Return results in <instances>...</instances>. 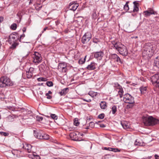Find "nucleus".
Instances as JSON below:
<instances>
[{"mask_svg":"<svg viewBox=\"0 0 159 159\" xmlns=\"http://www.w3.org/2000/svg\"><path fill=\"white\" fill-rule=\"evenodd\" d=\"M66 64L65 63H60L59 64L58 68L59 70L62 72H66Z\"/></svg>","mask_w":159,"mask_h":159,"instance_id":"9","label":"nucleus"},{"mask_svg":"<svg viewBox=\"0 0 159 159\" xmlns=\"http://www.w3.org/2000/svg\"><path fill=\"white\" fill-rule=\"evenodd\" d=\"M23 147L24 149L27 150L28 152H31L32 146L31 145L25 143L23 145Z\"/></svg>","mask_w":159,"mask_h":159,"instance_id":"17","label":"nucleus"},{"mask_svg":"<svg viewBox=\"0 0 159 159\" xmlns=\"http://www.w3.org/2000/svg\"><path fill=\"white\" fill-rule=\"evenodd\" d=\"M78 3H75L74 2H70L68 6V8L70 10L75 11L79 6Z\"/></svg>","mask_w":159,"mask_h":159,"instance_id":"10","label":"nucleus"},{"mask_svg":"<svg viewBox=\"0 0 159 159\" xmlns=\"http://www.w3.org/2000/svg\"><path fill=\"white\" fill-rule=\"evenodd\" d=\"M37 120L39 121H40L43 120V117L42 116H37L36 117Z\"/></svg>","mask_w":159,"mask_h":159,"instance_id":"45","label":"nucleus"},{"mask_svg":"<svg viewBox=\"0 0 159 159\" xmlns=\"http://www.w3.org/2000/svg\"><path fill=\"white\" fill-rule=\"evenodd\" d=\"M45 95L47 96V98L48 99H51L52 98V96L48 93H46Z\"/></svg>","mask_w":159,"mask_h":159,"instance_id":"49","label":"nucleus"},{"mask_svg":"<svg viewBox=\"0 0 159 159\" xmlns=\"http://www.w3.org/2000/svg\"><path fill=\"white\" fill-rule=\"evenodd\" d=\"M151 79L153 85L159 89V74H156L151 77Z\"/></svg>","mask_w":159,"mask_h":159,"instance_id":"5","label":"nucleus"},{"mask_svg":"<svg viewBox=\"0 0 159 159\" xmlns=\"http://www.w3.org/2000/svg\"><path fill=\"white\" fill-rule=\"evenodd\" d=\"M23 30V31L24 32H25L26 30V28L25 27L23 29V30Z\"/></svg>","mask_w":159,"mask_h":159,"instance_id":"63","label":"nucleus"},{"mask_svg":"<svg viewBox=\"0 0 159 159\" xmlns=\"http://www.w3.org/2000/svg\"><path fill=\"white\" fill-rule=\"evenodd\" d=\"M12 153L14 155H16L17 157H19L22 156L20 155L21 152L20 151H18L16 150H13L12 151Z\"/></svg>","mask_w":159,"mask_h":159,"instance_id":"19","label":"nucleus"},{"mask_svg":"<svg viewBox=\"0 0 159 159\" xmlns=\"http://www.w3.org/2000/svg\"><path fill=\"white\" fill-rule=\"evenodd\" d=\"M134 103H128V104L126 105V107L127 109L132 108L134 106Z\"/></svg>","mask_w":159,"mask_h":159,"instance_id":"33","label":"nucleus"},{"mask_svg":"<svg viewBox=\"0 0 159 159\" xmlns=\"http://www.w3.org/2000/svg\"><path fill=\"white\" fill-rule=\"evenodd\" d=\"M34 135L36 138L39 139V138L40 137L43 133V132L40 131L34 130Z\"/></svg>","mask_w":159,"mask_h":159,"instance_id":"18","label":"nucleus"},{"mask_svg":"<svg viewBox=\"0 0 159 159\" xmlns=\"http://www.w3.org/2000/svg\"><path fill=\"white\" fill-rule=\"evenodd\" d=\"M46 84L49 87H51L53 86V84L52 81H48L46 83Z\"/></svg>","mask_w":159,"mask_h":159,"instance_id":"38","label":"nucleus"},{"mask_svg":"<svg viewBox=\"0 0 159 159\" xmlns=\"http://www.w3.org/2000/svg\"><path fill=\"white\" fill-rule=\"evenodd\" d=\"M89 125L88 126H87L85 128L86 129H90V128H93L94 126V123L93 122H90L89 123Z\"/></svg>","mask_w":159,"mask_h":159,"instance_id":"29","label":"nucleus"},{"mask_svg":"<svg viewBox=\"0 0 159 159\" xmlns=\"http://www.w3.org/2000/svg\"><path fill=\"white\" fill-rule=\"evenodd\" d=\"M112 44L113 45L114 48L117 51L121 48V46H123V44L120 42H116L113 41L111 42Z\"/></svg>","mask_w":159,"mask_h":159,"instance_id":"11","label":"nucleus"},{"mask_svg":"<svg viewBox=\"0 0 159 159\" xmlns=\"http://www.w3.org/2000/svg\"><path fill=\"white\" fill-rule=\"evenodd\" d=\"M8 133H6V132H3V135L4 136H7L8 135Z\"/></svg>","mask_w":159,"mask_h":159,"instance_id":"60","label":"nucleus"},{"mask_svg":"<svg viewBox=\"0 0 159 159\" xmlns=\"http://www.w3.org/2000/svg\"><path fill=\"white\" fill-rule=\"evenodd\" d=\"M96 93L93 91H90L88 94L91 97H93L94 96H96Z\"/></svg>","mask_w":159,"mask_h":159,"instance_id":"35","label":"nucleus"},{"mask_svg":"<svg viewBox=\"0 0 159 159\" xmlns=\"http://www.w3.org/2000/svg\"><path fill=\"white\" fill-rule=\"evenodd\" d=\"M121 89H122V88ZM120 89V90L119 91H118L119 94H123V91L122 90V89Z\"/></svg>","mask_w":159,"mask_h":159,"instance_id":"54","label":"nucleus"},{"mask_svg":"<svg viewBox=\"0 0 159 159\" xmlns=\"http://www.w3.org/2000/svg\"><path fill=\"white\" fill-rule=\"evenodd\" d=\"M25 36V35L24 34H22V35H21L20 37L19 40H20L21 39H23V38H24Z\"/></svg>","mask_w":159,"mask_h":159,"instance_id":"55","label":"nucleus"},{"mask_svg":"<svg viewBox=\"0 0 159 159\" xmlns=\"http://www.w3.org/2000/svg\"><path fill=\"white\" fill-rule=\"evenodd\" d=\"M142 120L143 123L146 126H153L159 123L158 119L151 116H143Z\"/></svg>","mask_w":159,"mask_h":159,"instance_id":"1","label":"nucleus"},{"mask_svg":"<svg viewBox=\"0 0 159 159\" xmlns=\"http://www.w3.org/2000/svg\"><path fill=\"white\" fill-rule=\"evenodd\" d=\"M150 48L151 50V52L152 53H153L154 52V50L153 47L152 46V47H150Z\"/></svg>","mask_w":159,"mask_h":159,"instance_id":"57","label":"nucleus"},{"mask_svg":"<svg viewBox=\"0 0 159 159\" xmlns=\"http://www.w3.org/2000/svg\"><path fill=\"white\" fill-rule=\"evenodd\" d=\"M140 90L142 94L145 93H146L147 88L146 87H141L140 88Z\"/></svg>","mask_w":159,"mask_h":159,"instance_id":"26","label":"nucleus"},{"mask_svg":"<svg viewBox=\"0 0 159 159\" xmlns=\"http://www.w3.org/2000/svg\"><path fill=\"white\" fill-rule=\"evenodd\" d=\"M87 57V56H85L84 58H80V64H82L84 63L85 61V59Z\"/></svg>","mask_w":159,"mask_h":159,"instance_id":"34","label":"nucleus"},{"mask_svg":"<svg viewBox=\"0 0 159 159\" xmlns=\"http://www.w3.org/2000/svg\"><path fill=\"white\" fill-rule=\"evenodd\" d=\"M16 39L15 36L14 35H11L9 36V38L8 39V41L9 43H11L12 42L11 39L14 40Z\"/></svg>","mask_w":159,"mask_h":159,"instance_id":"31","label":"nucleus"},{"mask_svg":"<svg viewBox=\"0 0 159 159\" xmlns=\"http://www.w3.org/2000/svg\"><path fill=\"white\" fill-rule=\"evenodd\" d=\"M111 111H110V112L112 111V114L113 115L115 114L117 111V108L116 106L115 105L113 106L111 108Z\"/></svg>","mask_w":159,"mask_h":159,"instance_id":"27","label":"nucleus"},{"mask_svg":"<svg viewBox=\"0 0 159 159\" xmlns=\"http://www.w3.org/2000/svg\"><path fill=\"white\" fill-rule=\"evenodd\" d=\"M155 159H159V156L157 154L155 155Z\"/></svg>","mask_w":159,"mask_h":159,"instance_id":"56","label":"nucleus"},{"mask_svg":"<svg viewBox=\"0 0 159 159\" xmlns=\"http://www.w3.org/2000/svg\"><path fill=\"white\" fill-rule=\"evenodd\" d=\"M110 59L111 60H114L118 63L122 64L123 62L120 58L116 54H111L109 56Z\"/></svg>","mask_w":159,"mask_h":159,"instance_id":"6","label":"nucleus"},{"mask_svg":"<svg viewBox=\"0 0 159 159\" xmlns=\"http://www.w3.org/2000/svg\"><path fill=\"white\" fill-rule=\"evenodd\" d=\"M87 122L88 121V120H90L91 119V118H89V117H87Z\"/></svg>","mask_w":159,"mask_h":159,"instance_id":"62","label":"nucleus"},{"mask_svg":"<svg viewBox=\"0 0 159 159\" xmlns=\"http://www.w3.org/2000/svg\"><path fill=\"white\" fill-rule=\"evenodd\" d=\"M82 125L84 126L87 123V121L86 120L84 119H81Z\"/></svg>","mask_w":159,"mask_h":159,"instance_id":"40","label":"nucleus"},{"mask_svg":"<svg viewBox=\"0 0 159 159\" xmlns=\"http://www.w3.org/2000/svg\"><path fill=\"white\" fill-rule=\"evenodd\" d=\"M80 99H81V100H82L84 101H85L86 102H91V100L90 99H89L88 100H86L85 99H84V98H80Z\"/></svg>","mask_w":159,"mask_h":159,"instance_id":"50","label":"nucleus"},{"mask_svg":"<svg viewBox=\"0 0 159 159\" xmlns=\"http://www.w3.org/2000/svg\"><path fill=\"white\" fill-rule=\"evenodd\" d=\"M33 74L31 73H30L29 72H27L26 73V76L27 78H30L32 77V76Z\"/></svg>","mask_w":159,"mask_h":159,"instance_id":"42","label":"nucleus"},{"mask_svg":"<svg viewBox=\"0 0 159 159\" xmlns=\"http://www.w3.org/2000/svg\"><path fill=\"white\" fill-rule=\"evenodd\" d=\"M79 134L78 132L76 133H72L70 134V136L72 138V139L75 141H79V138L78 135Z\"/></svg>","mask_w":159,"mask_h":159,"instance_id":"13","label":"nucleus"},{"mask_svg":"<svg viewBox=\"0 0 159 159\" xmlns=\"http://www.w3.org/2000/svg\"><path fill=\"white\" fill-rule=\"evenodd\" d=\"M123 101L127 103H134V97L129 93L125 94L123 96Z\"/></svg>","mask_w":159,"mask_h":159,"instance_id":"3","label":"nucleus"},{"mask_svg":"<svg viewBox=\"0 0 159 159\" xmlns=\"http://www.w3.org/2000/svg\"><path fill=\"white\" fill-rule=\"evenodd\" d=\"M94 57L96 58H99V59H102L103 56V52L102 51L94 52L93 53Z\"/></svg>","mask_w":159,"mask_h":159,"instance_id":"12","label":"nucleus"},{"mask_svg":"<svg viewBox=\"0 0 159 159\" xmlns=\"http://www.w3.org/2000/svg\"><path fill=\"white\" fill-rule=\"evenodd\" d=\"M34 68L33 67H30L29 69V70L28 72L30 73L33 74V71H34Z\"/></svg>","mask_w":159,"mask_h":159,"instance_id":"44","label":"nucleus"},{"mask_svg":"<svg viewBox=\"0 0 159 159\" xmlns=\"http://www.w3.org/2000/svg\"><path fill=\"white\" fill-rule=\"evenodd\" d=\"M154 66L159 68V57H157L154 60Z\"/></svg>","mask_w":159,"mask_h":159,"instance_id":"24","label":"nucleus"},{"mask_svg":"<svg viewBox=\"0 0 159 159\" xmlns=\"http://www.w3.org/2000/svg\"><path fill=\"white\" fill-rule=\"evenodd\" d=\"M100 126L102 128H104L106 126L103 124H101L100 125Z\"/></svg>","mask_w":159,"mask_h":159,"instance_id":"58","label":"nucleus"},{"mask_svg":"<svg viewBox=\"0 0 159 159\" xmlns=\"http://www.w3.org/2000/svg\"><path fill=\"white\" fill-rule=\"evenodd\" d=\"M37 80H38L39 81H45V80H46L45 78H43V77L39 78H38Z\"/></svg>","mask_w":159,"mask_h":159,"instance_id":"46","label":"nucleus"},{"mask_svg":"<svg viewBox=\"0 0 159 159\" xmlns=\"http://www.w3.org/2000/svg\"><path fill=\"white\" fill-rule=\"evenodd\" d=\"M96 64L94 62H91L90 64L88 65L87 68L89 70H93L96 68Z\"/></svg>","mask_w":159,"mask_h":159,"instance_id":"16","label":"nucleus"},{"mask_svg":"<svg viewBox=\"0 0 159 159\" xmlns=\"http://www.w3.org/2000/svg\"><path fill=\"white\" fill-rule=\"evenodd\" d=\"M123 56H126L127 55L128 51L126 49V47L123 45V46H121L118 51Z\"/></svg>","mask_w":159,"mask_h":159,"instance_id":"8","label":"nucleus"},{"mask_svg":"<svg viewBox=\"0 0 159 159\" xmlns=\"http://www.w3.org/2000/svg\"><path fill=\"white\" fill-rule=\"evenodd\" d=\"M51 118L54 120H57V116L55 114H51L50 115Z\"/></svg>","mask_w":159,"mask_h":159,"instance_id":"37","label":"nucleus"},{"mask_svg":"<svg viewBox=\"0 0 159 159\" xmlns=\"http://www.w3.org/2000/svg\"><path fill=\"white\" fill-rule=\"evenodd\" d=\"M129 3V1L127 2L125 5L124 6V10L127 12L128 10H129V7L128 3Z\"/></svg>","mask_w":159,"mask_h":159,"instance_id":"28","label":"nucleus"},{"mask_svg":"<svg viewBox=\"0 0 159 159\" xmlns=\"http://www.w3.org/2000/svg\"><path fill=\"white\" fill-rule=\"evenodd\" d=\"M40 159V157L39 156L36 155L35 157V159Z\"/></svg>","mask_w":159,"mask_h":159,"instance_id":"59","label":"nucleus"},{"mask_svg":"<svg viewBox=\"0 0 159 159\" xmlns=\"http://www.w3.org/2000/svg\"><path fill=\"white\" fill-rule=\"evenodd\" d=\"M69 90L68 88H65L61 90V92H60V94L61 95H65L68 92Z\"/></svg>","mask_w":159,"mask_h":159,"instance_id":"22","label":"nucleus"},{"mask_svg":"<svg viewBox=\"0 0 159 159\" xmlns=\"http://www.w3.org/2000/svg\"><path fill=\"white\" fill-rule=\"evenodd\" d=\"M100 105L101 109H105L107 107V103L105 102L101 101L100 103Z\"/></svg>","mask_w":159,"mask_h":159,"instance_id":"23","label":"nucleus"},{"mask_svg":"<svg viewBox=\"0 0 159 159\" xmlns=\"http://www.w3.org/2000/svg\"><path fill=\"white\" fill-rule=\"evenodd\" d=\"M3 19L2 17H0V22L3 21Z\"/></svg>","mask_w":159,"mask_h":159,"instance_id":"61","label":"nucleus"},{"mask_svg":"<svg viewBox=\"0 0 159 159\" xmlns=\"http://www.w3.org/2000/svg\"><path fill=\"white\" fill-rule=\"evenodd\" d=\"M93 42L96 43H98L99 42V40L97 39H93Z\"/></svg>","mask_w":159,"mask_h":159,"instance_id":"47","label":"nucleus"},{"mask_svg":"<svg viewBox=\"0 0 159 159\" xmlns=\"http://www.w3.org/2000/svg\"><path fill=\"white\" fill-rule=\"evenodd\" d=\"M111 148H107V147H105L104 148V149L105 150H108L109 151H111Z\"/></svg>","mask_w":159,"mask_h":159,"instance_id":"52","label":"nucleus"},{"mask_svg":"<svg viewBox=\"0 0 159 159\" xmlns=\"http://www.w3.org/2000/svg\"><path fill=\"white\" fill-rule=\"evenodd\" d=\"M13 83L8 78L5 76H2L0 78V87H7L12 86Z\"/></svg>","mask_w":159,"mask_h":159,"instance_id":"2","label":"nucleus"},{"mask_svg":"<svg viewBox=\"0 0 159 159\" xmlns=\"http://www.w3.org/2000/svg\"><path fill=\"white\" fill-rule=\"evenodd\" d=\"M22 12L21 11H19L17 14V15L20 17L22 15L21 14Z\"/></svg>","mask_w":159,"mask_h":159,"instance_id":"51","label":"nucleus"},{"mask_svg":"<svg viewBox=\"0 0 159 159\" xmlns=\"http://www.w3.org/2000/svg\"><path fill=\"white\" fill-rule=\"evenodd\" d=\"M74 124L76 126H78L80 124L79 120L77 118H75L74 120Z\"/></svg>","mask_w":159,"mask_h":159,"instance_id":"30","label":"nucleus"},{"mask_svg":"<svg viewBox=\"0 0 159 159\" xmlns=\"http://www.w3.org/2000/svg\"><path fill=\"white\" fill-rule=\"evenodd\" d=\"M48 28L47 27H45L44 29H43V31L42 32V33H43L44 31H45Z\"/></svg>","mask_w":159,"mask_h":159,"instance_id":"64","label":"nucleus"},{"mask_svg":"<svg viewBox=\"0 0 159 159\" xmlns=\"http://www.w3.org/2000/svg\"><path fill=\"white\" fill-rule=\"evenodd\" d=\"M11 28L13 30H15L17 28V25L16 24L14 23L11 25Z\"/></svg>","mask_w":159,"mask_h":159,"instance_id":"36","label":"nucleus"},{"mask_svg":"<svg viewBox=\"0 0 159 159\" xmlns=\"http://www.w3.org/2000/svg\"><path fill=\"white\" fill-rule=\"evenodd\" d=\"M33 62L36 64H38L41 62L42 57L39 52H35L33 56Z\"/></svg>","mask_w":159,"mask_h":159,"instance_id":"4","label":"nucleus"},{"mask_svg":"<svg viewBox=\"0 0 159 159\" xmlns=\"http://www.w3.org/2000/svg\"><path fill=\"white\" fill-rule=\"evenodd\" d=\"M111 150V151L114 152H118L120 151V150L119 149H118V148H112Z\"/></svg>","mask_w":159,"mask_h":159,"instance_id":"43","label":"nucleus"},{"mask_svg":"<svg viewBox=\"0 0 159 159\" xmlns=\"http://www.w3.org/2000/svg\"><path fill=\"white\" fill-rule=\"evenodd\" d=\"M121 125L124 129H128L130 128L129 124L126 122H121Z\"/></svg>","mask_w":159,"mask_h":159,"instance_id":"20","label":"nucleus"},{"mask_svg":"<svg viewBox=\"0 0 159 159\" xmlns=\"http://www.w3.org/2000/svg\"><path fill=\"white\" fill-rule=\"evenodd\" d=\"M104 116H105V115L104 113H102V114H99L98 116V117L99 119H103V118H104Z\"/></svg>","mask_w":159,"mask_h":159,"instance_id":"39","label":"nucleus"},{"mask_svg":"<svg viewBox=\"0 0 159 159\" xmlns=\"http://www.w3.org/2000/svg\"><path fill=\"white\" fill-rule=\"evenodd\" d=\"M8 108L12 111H14L15 110V108L14 107L11 106L8 107Z\"/></svg>","mask_w":159,"mask_h":159,"instance_id":"53","label":"nucleus"},{"mask_svg":"<svg viewBox=\"0 0 159 159\" xmlns=\"http://www.w3.org/2000/svg\"><path fill=\"white\" fill-rule=\"evenodd\" d=\"M39 139L47 140L49 139V136L48 135L45 134L43 132L42 135L39 138Z\"/></svg>","mask_w":159,"mask_h":159,"instance_id":"21","label":"nucleus"},{"mask_svg":"<svg viewBox=\"0 0 159 159\" xmlns=\"http://www.w3.org/2000/svg\"><path fill=\"white\" fill-rule=\"evenodd\" d=\"M17 45V44L16 43H13L11 45V48L12 49H14L16 48V47Z\"/></svg>","mask_w":159,"mask_h":159,"instance_id":"48","label":"nucleus"},{"mask_svg":"<svg viewBox=\"0 0 159 159\" xmlns=\"http://www.w3.org/2000/svg\"><path fill=\"white\" fill-rule=\"evenodd\" d=\"M113 86L117 89H121L122 88L121 86L118 83H115L113 84Z\"/></svg>","mask_w":159,"mask_h":159,"instance_id":"32","label":"nucleus"},{"mask_svg":"<svg viewBox=\"0 0 159 159\" xmlns=\"http://www.w3.org/2000/svg\"><path fill=\"white\" fill-rule=\"evenodd\" d=\"M144 13L146 16H149L152 14H155L156 13V12L154 11L152 9L145 11L144 12Z\"/></svg>","mask_w":159,"mask_h":159,"instance_id":"14","label":"nucleus"},{"mask_svg":"<svg viewBox=\"0 0 159 159\" xmlns=\"http://www.w3.org/2000/svg\"><path fill=\"white\" fill-rule=\"evenodd\" d=\"M91 38V33L89 32H87L83 36L81 39L82 43L84 44L85 43L89 41Z\"/></svg>","mask_w":159,"mask_h":159,"instance_id":"7","label":"nucleus"},{"mask_svg":"<svg viewBox=\"0 0 159 159\" xmlns=\"http://www.w3.org/2000/svg\"><path fill=\"white\" fill-rule=\"evenodd\" d=\"M36 155L37 154L35 152H34L33 153L32 155H29V157L32 159H35V157Z\"/></svg>","mask_w":159,"mask_h":159,"instance_id":"41","label":"nucleus"},{"mask_svg":"<svg viewBox=\"0 0 159 159\" xmlns=\"http://www.w3.org/2000/svg\"><path fill=\"white\" fill-rule=\"evenodd\" d=\"M143 142L140 141L138 139H136L134 143V144L135 145H138L140 146H143Z\"/></svg>","mask_w":159,"mask_h":159,"instance_id":"25","label":"nucleus"},{"mask_svg":"<svg viewBox=\"0 0 159 159\" xmlns=\"http://www.w3.org/2000/svg\"><path fill=\"white\" fill-rule=\"evenodd\" d=\"M133 3L134 5V7L133 11L130 10L129 11V12L130 13L132 12L133 11L136 12L137 11L139 10V7H138V3L136 1H134L133 2Z\"/></svg>","mask_w":159,"mask_h":159,"instance_id":"15","label":"nucleus"}]
</instances>
